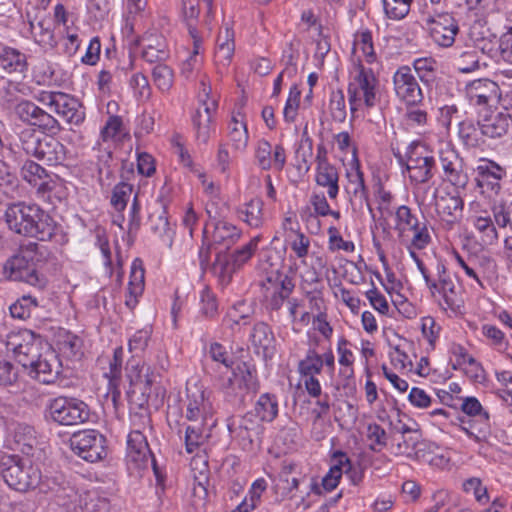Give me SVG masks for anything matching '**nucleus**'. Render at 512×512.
Returning <instances> with one entry per match:
<instances>
[{"label":"nucleus","mask_w":512,"mask_h":512,"mask_svg":"<svg viewBox=\"0 0 512 512\" xmlns=\"http://www.w3.org/2000/svg\"><path fill=\"white\" fill-rule=\"evenodd\" d=\"M5 221L11 231L40 241L52 240L58 229L52 217L38 205L24 202L9 205Z\"/></svg>","instance_id":"nucleus-1"},{"label":"nucleus","mask_w":512,"mask_h":512,"mask_svg":"<svg viewBox=\"0 0 512 512\" xmlns=\"http://www.w3.org/2000/svg\"><path fill=\"white\" fill-rule=\"evenodd\" d=\"M214 362L230 369L232 375L222 384V389L228 397H234L242 402L249 393L258 390L256 370L244 361H239L234 354H211Z\"/></svg>","instance_id":"nucleus-2"},{"label":"nucleus","mask_w":512,"mask_h":512,"mask_svg":"<svg viewBox=\"0 0 512 512\" xmlns=\"http://www.w3.org/2000/svg\"><path fill=\"white\" fill-rule=\"evenodd\" d=\"M398 163L403 168L402 173L408 174L413 184L429 182L435 175L436 158L434 152L422 142L414 141L407 147L406 153H395Z\"/></svg>","instance_id":"nucleus-3"},{"label":"nucleus","mask_w":512,"mask_h":512,"mask_svg":"<svg viewBox=\"0 0 512 512\" xmlns=\"http://www.w3.org/2000/svg\"><path fill=\"white\" fill-rule=\"evenodd\" d=\"M431 296L444 310L459 312L464 306L463 290L457 285L443 264L437 265V279H431L424 264L418 263Z\"/></svg>","instance_id":"nucleus-4"},{"label":"nucleus","mask_w":512,"mask_h":512,"mask_svg":"<svg viewBox=\"0 0 512 512\" xmlns=\"http://www.w3.org/2000/svg\"><path fill=\"white\" fill-rule=\"evenodd\" d=\"M0 473L7 485L19 492L44 486L41 472L29 459L17 455H4L0 459Z\"/></svg>","instance_id":"nucleus-5"},{"label":"nucleus","mask_w":512,"mask_h":512,"mask_svg":"<svg viewBox=\"0 0 512 512\" xmlns=\"http://www.w3.org/2000/svg\"><path fill=\"white\" fill-rule=\"evenodd\" d=\"M21 149L30 156L52 166L60 165L66 160V148L56 138L39 137L33 129H23L19 133Z\"/></svg>","instance_id":"nucleus-6"},{"label":"nucleus","mask_w":512,"mask_h":512,"mask_svg":"<svg viewBox=\"0 0 512 512\" xmlns=\"http://www.w3.org/2000/svg\"><path fill=\"white\" fill-rule=\"evenodd\" d=\"M46 417L58 425L74 426L88 421L90 409L80 399L59 396L48 401Z\"/></svg>","instance_id":"nucleus-7"},{"label":"nucleus","mask_w":512,"mask_h":512,"mask_svg":"<svg viewBox=\"0 0 512 512\" xmlns=\"http://www.w3.org/2000/svg\"><path fill=\"white\" fill-rule=\"evenodd\" d=\"M36 99L70 125H79L85 119L81 103L69 94L43 90L36 95Z\"/></svg>","instance_id":"nucleus-8"},{"label":"nucleus","mask_w":512,"mask_h":512,"mask_svg":"<svg viewBox=\"0 0 512 512\" xmlns=\"http://www.w3.org/2000/svg\"><path fill=\"white\" fill-rule=\"evenodd\" d=\"M261 237H253L247 244L236 249L231 255L218 251L212 265V271L223 283L230 282L232 275L239 270L253 256L258 248Z\"/></svg>","instance_id":"nucleus-9"},{"label":"nucleus","mask_w":512,"mask_h":512,"mask_svg":"<svg viewBox=\"0 0 512 512\" xmlns=\"http://www.w3.org/2000/svg\"><path fill=\"white\" fill-rule=\"evenodd\" d=\"M378 81L371 69L361 67L355 75L352 82L348 85V101L350 105L351 118L354 119L355 112L361 101L367 108L374 107L377 102V87Z\"/></svg>","instance_id":"nucleus-10"},{"label":"nucleus","mask_w":512,"mask_h":512,"mask_svg":"<svg viewBox=\"0 0 512 512\" xmlns=\"http://www.w3.org/2000/svg\"><path fill=\"white\" fill-rule=\"evenodd\" d=\"M71 449L87 462H97L107 455L106 439L96 430L74 433L70 439Z\"/></svg>","instance_id":"nucleus-11"},{"label":"nucleus","mask_w":512,"mask_h":512,"mask_svg":"<svg viewBox=\"0 0 512 512\" xmlns=\"http://www.w3.org/2000/svg\"><path fill=\"white\" fill-rule=\"evenodd\" d=\"M14 112L19 120L43 132L56 134L61 130L60 123L54 116L30 100L19 101L14 107Z\"/></svg>","instance_id":"nucleus-12"},{"label":"nucleus","mask_w":512,"mask_h":512,"mask_svg":"<svg viewBox=\"0 0 512 512\" xmlns=\"http://www.w3.org/2000/svg\"><path fill=\"white\" fill-rule=\"evenodd\" d=\"M126 462L128 468L132 471L146 469L151 463L158 477L156 462L152 456L146 436L139 430H133L128 435Z\"/></svg>","instance_id":"nucleus-13"},{"label":"nucleus","mask_w":512,"mask_h":512,"mask_svg":"<svg viewBox=\"0 0 512 512\" xmlns=\"http://www.w3.org/2000/svg\"><path fill=\"white\" fill-rule=\"evenodd\" d=\"M203 89L200 94V103L196 113L193 116V125L196 130L197 140L206 144L215 128L212 125L213 116L217 111L218 103L217 100L210 97V87H206L202 83Z\"/></svg>","instance_id":"nucleus-14"},{"label":"nucleus","mask_w":512,"mask_h":512,"mask_svg":"<svg viewBox=\"0 0 512 512\" xmlns=\"http://www.w3.org/2000/svg\"><path fill=\"white\" fill-rule=\"evenodd\" d=\"M426 30L432 40L441 47H450L459 32L457 20L449 13L427 15L424 19Z\"/></svg>","instance_id":"nucleus-15"},{"label":"nucleus","mask_w":512,"mask_h":512,"mask_svg":"<svg viewBox=\"0 0 512 512\" xmlns=\"http://www.w3.org/2000/svg\"><path fill=\"white\" fill-rule=\"evenodd\" d=\"M393 85L396 96L408 106H417L422 103L424 95L412 69L401 66L393 76Z\"/></svg>","instance_id":"nucleus-16"},{"label":"nucleus","mask_w":512,"mask_h":512,"mask_svg":"<svg viewBox=\"0 0 512 512\" xmlns=\"http://www.w3.org/2000/svg\"><path fill=\"white\" fill-rule=\"evenodd\" d=\"M463 200L455 192L436 189L434 192V206L440 219L448 224H454L462 217Z\"/></svg>","instance_id":"nucleus-17"},{"label":"nucleus","mask_w":512,"mask_h":512,"mask_svg":"<svg viewBox=\"0 0 512 512\" xmlns=\"http://www.w3.org/2000/svg\"><path fill=\"white\" fill-rule=\"evenodd\" d=\"M23 366L29 369L31 377L48 384L60 373L61 363L57 354H38L36 360H31L29 364L23 363Z\"/></svg>","instance_id":"nucleus-18"},{"label":"nucleus","mask_w":512,"mask_h":512,"mask_svg":"<svg viewBox=\"0 0 512 512\" xmlns=\"http://www.w3.org/2000/svg\"><path fill=\"white\" fill-rule=\"evenodd\" d=\"M3 271L10 280L23 281L31 285H35L39 280L33 263L22 253L9 258L3 266Z\"/></svg>","instance_id":"nucleus-19"},{"label":"nucleus","mask_w":512,"mask_h":512,"mask_svg":"<svg viewBox=\"0 0 512 512\" xmlns=\"http://www.w3.org/2000/svg\"><path fill=\"white\" fill-rule=\"evenodd\" d=\"M440 162L444 172V180L457 189H464L468 184L469 178L464 169L463 160L455 151L448 150L441 154Z\"/></svg>","instance_id":"nucleus-20"},{"label":"nucleus","mask_w":512,"mask_h":512,"mask_svg":"<svg viewBox=\"0 0 512 512\" xmlns=\"http://www.w3.org/2000/svg\"><path fill=\"white\" fill-rule=\"evenodd\" d=\"M466 95L471 104L489 106L499 97V86L490 79H477L466 86Z\"/></svg>","instance_id":"nucleus-21"},{"label":"nucleus","mask_w":512,"mask_h":512,"mask_svg":"<svg viewBox=\"0 0 512 512\" xmlns=\"http://www.w3.org/2000/svg\"><path fill=\"white\" fill-rule=\"evenodd\" d=\"M211 415V403L205 395V391L198 385L187 387V411L186 418L193 422H206Z\"/></svg>","instance_id":"nucleus-22"},{"label":"nucleus","mask_w":512,"mask_h":512,"mask_svg":"<svg viewBox=\"0 0 512 512\" xmlns=\"http://www.w3.org/2000/svg\"><path fill=\"white\" fill-rule=\"evenodd\" d=\"M512 123V114L508 110L485 111L479 115L478 125L482 126L485 138H500L507 134Z\"/></svg>","instance_id":"nucleus-23"},{"label":"nucleus","mask_w":512,"mask_h":512,"mask_svg":"<svg viewBox=\"0 0 512 512\" xmlns=\"http://www.w3.org/2000/svg\"><path fill=\"white\" fill-rule=\"evenodd\" d=\"M27 67V57L24 53L0 42V79L13 73L22 74Z\"/></svg>","instance_id":"nucleus-24"},{"label":"nucleus","mask_w":512,"mask_h":512,"mask_svg":"<svg viewBox=\"0 0 512 512\" xmlns=\"http://www.w3.org/2000/svg\"><path fill=\"white\" fill-rule=\"evenodd\" d=\"M21 176L30 185L34 186L41 196L52 190L53 181L51 176L46 169L34 161L28 160L23 164Z\"/></svg>","instance_id":"nucleus-25"},{"label":"nucleus","mask_w":512,"mask_h":512,"mask_svg":"<svg viewBox=\"0 0 512 512\" xmlns=\"http://www.w3.org/2000/svg\"><path fill=\"white\" fill-rule=\"evenodd\" d=\"M348 185L347 192L351 195L352 202H358L360 206L365 204L372 216L373 209L368 201L367 188L364 182L363 172L360 170L359 161L355 159L351 166V170L347 172Z\"/></svg>","instance_id":"nucleus-26"},{"label":"nucleus","mask_w":512,"mask_h":512,"mask_svg":"<svg viewBox=\"0 0 512 512\" xmlns=\"http://www.w3.org/2000/svg\"><path fill=\"white\" fill-rule=\"evenodd\" d=\"M73 503L75 512L109 511V501L97 489L76 492Z\"/></svg>","instance_id":"nucleus-27"},{"label":"nucleus","mask_w":512,"mask_h":512,"mask_svg":"<svg viewBox=\"0 0 512 512\" xmlns=\"http://www.w3.org/2000/svg\"><path fill=\"white\" fill-rule=\"evenodd\" d=\"M235 51V34L231 27L225 26L219 31L216 40L215 62L224 67L228 66Z\"/></svg>","instance_id":"nucleus-28"},{"label":"nucleus","mask_w":512,"mask_h":512,"mask_svg":"<svg viewBox=\"0 0 512 512\" xmlns=\"http://www.w3.org/2000/svg\"><path fill=\"white\" fill-rule=\"evenodd\" d=\"M483 46L480 48L477 47H466L463 50H459L455 53L453 57V66L460 73H471L478 69H480L481 65L484 67L487 66L486 62H482V59L479 55V50H481ZM484 54L483 52H481Z\"/></svg>","instance_id":"nucleus-29"},{"label":"nucleus","mask_w":512,"mask_h":512,"mask_svg":"<svg viewBox=\"0 0 512 512\" xmlns=\"http://www.w3.org/2000/svg\"><path fill=\"white\" fill-rule=\"evenodd\" d=\"M268 282L272 285L271 296L269 297L268 304L272 310H279L285 300H289L291 293L294 290V283L287 275H278L273 282L270 277L267 278Z\"/></svg>","instance_id":"nucleus-30"},{"label":"nucleus","mask_w":512,"mask_h":512,"mask_svg":"<svg viewBox=\"0 0 512 512\" xmlns=\"http://www.w3.org/2000/svg\"><path fill=\"white\" fill-rule=\"evenodd\" d=\"M241 231L233 224L227 221H218L214 225L211 245L217 249L223 247L229 249L238 241Z\"/></svg>","instance_id":"nucleus-31"},{"label":"nucleus","mask_w":512,"mask_h":512,"mask_svg":"<svg viewBox=\"0 0 512 512\" xmlns=\"http://www.w3.org/2000/svg\"><path fill=\"white\" fill-rule=\"evenodd\" d=\"M460 428L476 441L486 440L490 435L489 414H478V417H461Z\"/></svg>","instance_id":"nucleus-32"},{"label":"nucleus","mask_w":512,"mask_h":512,"mask_svg":"<svg viewBox=\"0 0 512 512\" xmlns=\"http://www.w3.org/2000/svg\"><path fill=\"white\" fill-rule=\"evenodd\" d=\"M169 57L166 40L162 36L151 35L144 39L142 58L148 63L163 62Z\"/></svg>","instance_id":"nucleus-33"},{"label":"nucleus","mask_w":512,"mask_h":512,"mask_svg":"<svg viewBox=\"0 0 512 512\" xmlns=\"http://www.w3.org/2000/svg\"><path fill=\"white\" fill-rule=\"evenodd\" d=\"M123 354H102L97 363L103 370V375L109 379V386L116 388L122 375Z\"/></svg>","instance_id":"nucleus-34"},{"label":"nucleus","mask_w":512,"mask_h":512,"mask_svg":"<svg viewBox=\"0 0 512 512\" xmlns=\"http://www.w3.org/2000/svg\"><path fill=\"white\" fill-rule=\"evenodd\" d=\"M255 313V303L246 300L237 301L229 310L225 324L234 329L235 326L247 325Z\"/></svg>","instance_id":"nucleus-35"},{"label":"nucleus","mask_w":512,"mask_h":512,"mask_svg":"<svg viewBox=\"0 0 512 512\" xmlns=\"http://www.w3.org/2000/svg\"><path fill=\"white\" fill-rule=\"evenodd\" d=\"M252 413H247L239 420H233L229 425V430L236 437L246 441L248 444H252L254 438L259 433V424L253 419Z\"/></svg>","instance_id":"nucleus-36"},{"label":"nucleus","mask_w":512,"mask_h":512,"mask_svg":"<svg viewBox=\"0 0 512 512\" xmlns=\"http://www.w3.org/2000/svg\"><path fill=\"white\" fill-rule=\"evenodd\" d=\"M478 185L490 186L492 190L499 189V181L506 175L504 168L493 161H484L477 167Z\"/></svg>","instance_id":"nucleus-37"},{"label":"nucleus","mask_w":512,"mask_h":512,"mask_svg":"<svg viewBox=\"0 0 512 512\" xmlns=\"http://www.w3.org/2000/svg\"><path fill=\"white\" fill-rule=\"evenodd\" d=\"M238 217L252 228H259L264 222L263 202L255 198L240 206L237 210Z\"/></svg>","instance_id":"nucleus-38"},{"label":"nucleus","mask_w":512,"mask_h":512,"mask_svg":"<svg viewBox=\"0 0 512 512\" xmlns=\"http://www.w3.org/2000/svg\"><path fill=\"white\" fill-rule=\"evenodd\" d=\"M455 370L462 371L473 381L481 382L485 379V372L482 365L470 354H457L452 363Z\"/></svg>","instance_id":"nucleus-39"},{"label":"nucleus","mask_w":512,"mask_h":512,"mask_svg":"<svg viewBox=\"0 0 512 512\" xmlns=\"http://www.w3.org/2000/svg\"><path fill=\"white\" fill-rule=\"evenodd\" d=\"M250 342L255 352H268L274 349V335L266 323L259 322L255 324L250 335Z\"/></svg>","instance_id":"nucleus-40"},{"label":"nucleus","mask_w":512,"mask_h":512,"mask_svg":"<svg viewBox=\"0 0 512 512\" xmlns=\"http://www.w3.org/2000/svg\"><path fill=\"white\" fill-rule=\"evenodd\" d=\"M459 137L465 146L476 148L484 145L485 136L482 126L472 120H463L459 123Z\"/></svg>","instance_id":"nucleus-41"},{"label":"nucleus","mask_w":512,"mask_h":512,"mask_svg":"<svg viewBox=\"0 0 512 512\" xmlns=\"http://www.w3.org/2000/svg\"><path fill=\"white\" fill-rule=\"evenodd\" d=\"M316 183L319 186L327 188V194L330 199H335L339 193V175L335 166L324 165L316 167Z\"/></svg>","instance_id":"nucleus-42"},{"label":"nucleus","mask_w":512,"mask_h":512,"mask_svg":"<svg viewBox=\"0 0 512 512\" xmlns=\"http://www.w3.org/2000/svg\"><path fill=\"white\" fill-rule=\"evenodd\" d=\"M481 50L490 58H496L500 53L505 61L512 64V27L500 41L484 42Z\"/></svg>","instance_id":"nucleus-43"},{"label":"nucleus","mask_w":512,"mask_h":512,"mask_svg":"<svg viewBox=\"0 0 512 512\" xmlns=\"http://www.w3.org/2000/svg\"><path fill=\"white\" fill-rule=\"evenodd\" d=\"M255 415L265 422H272L278 415V401L275 395L262 394L255 405Z\"/></svg>","instance_id":"nucleus-44"},{"label":"nucleus","mask_w":512,"mask_h":512,"mask_svg":"<svg viewBox=\"0 0 512 512\" xmlns=\"http://www.w3.org/2000/svg\"><path fill=\"white\" fill-rule=\"evenodd\" d=\"M228 129V137L234 149L238 151L245 150L249 139L246 123L242 119L233 116Z\"/></svg>","instance_id":"nucleus-45"},{"label":"nucleus","mask_w":512,"mask_h":512,"mask_svg":"<svg viewBox=\"0 0 512 512\" xmlns=\"http://www.w3.org/2000/svg\"><path fill=\"white\" fill-rule=\"evenodd\" d=\"M52 25V21L48 18H43L37 22H30L31 33L39 44L45 46L54 45Z\"/></svg>","instance_id":"nucleus-46"},{"label":"nucleus","mask_w":512,"mask_h":512,"mask_svg":"<svg viewBox=\"0 0 512 512\" xmlns=\"http://www.w3.org/2000/svg\"><path fill=\"white\" fill-rule=\"evenodd\" d=\"M329 112L335 122L343 123L347 117L346 100L341 89L333 90L329 98Z\"/></svg>","instance_id":"nucleus-47"},{"label":"nucleus","mask_w":512,"mask_h":512,"mask_svg":"<svg viewBox=\"0 0 512 512\" xmlns=\"http://www.w3.org/2000/svg\"><path fill=\"white\" fill-rule=\"evenodd\" d=\"M151 230L157 234L163 243L171 247L173 239V231L170 228L169 221L165 216V213L159 215H151L149 218Z\"/></svg>","instance_id":"nucleus-48"},{"label":"nucleus","mask_w":512,"mask_h":512,"mask_svg":"<svg viewBox=\"0 0 512 512\" xmlns=\"http://www.w3.org/2000/svg\"><path fill=\"white\" fill-rule=\"evenodd\" d=\"M385 15L392 20L405 18L411 7L412 0H382Z\"/></svg>","instance_id":"nucleus-49"},{"label":"nucleus","mask_w":512,"mask_h":512,"mask_svg":"<svg viewBox=\"0 0 512 512\" xmlns=\"http://www.w3.org/2000/svg\"><path fill=\"white\" fill-rule=\"evenodd\" d=\"M313 156V141L307 135L306 129L303 132L299 148L296 151V159L298 168H305L306 171L310 169V160Z\"/></svg>","instance_id":"nucleus-50"},{"label":"nucleus","mask_w":512,"mask_h":512,"mask_svg":"<svg viewBox=\"0 0 512 512\" xmlns=\"http://www.w3.org/2000/svg\"><path fill=\"white\" fill-rule=\"evenodd\" d=\"M55 342L59 350L75 352L83 348V340L65 329L58 331L55 336Z\"/></svg>","instance_id":"nucleus-51"},{"label":"nucleus","mask_w":512,"mask_h":512,"mask_svg":"<svg viewBox=\"0 0 512 512\" xmlns=\"http://www.w3.org/2000/svg\"><path fill=\"white\" fill-rule=\"evenodd\" d=\"M144 268L141 259L136 258L131 266V274L129 281V292L131 296L136 297L143 290L144 285Z\"/></svg>","instance_id":"nucleus-52"},{"label":"nucleus","mask_w":512,"mask_h":512,"mask_svg":"<svg viewBox=\"0 0 512 512\" xmlns=\"http://www.w3.org/2000/svg\"><path fill=\"white\" fill-rule=\"evenodd\" d=\"M290 232L294 234V237L290 240V247L296 257L304 263V259L309 253L310 239L294 227L290 228Z\"/></svg>","instance_id":"nucleus-53"},{"label":"nucleus","mask_w":512,"mask_h":512,"mask_svg":"<svg viewBox=\"0 0 512 512\" xmlns=\"http://www.w3.org/2000/svg\"><path fill=\"white\" fill-rule=\"evenodd\" d=\"M154 84L162 91H167L173 83V72L165 64H158L152 70Z\"/></svg>","instance_id":"nucleus-54"},{"label":"nucleus","mask_w":512,"mask_h":512,"mask_svg":"<svg viewBox=\"0 0 512 512\" xmlns=\"http://www.w3.org/2000/svg\"><path fill=\"white\" fill-rule=\"evenodd\" d=\"M324 360L319 354H308V356L299 362L298 370L301 377L315 376L323 368Z\"/></svg>","instance_id":"nucleus-55"},{"label":"nucleus","mask_w":512,"mask_h":512,"mask_svg":"<svg viewBox=\"0 0 512 512\" xmlns=\"http://www.w3.org/2000/svg\"><path fill=\"white\" fill-rule=\"evenodd\" d=\"M205 422L198 421L186 428L185 443L188 453H193L204 441L202 426Z\"/></svg>","instance_id":"nucleus-56"},{"label":"nucleus","mask_w":512,"mask_h":512,"mask_svg":"<svg viewBox=\"0 0 512 512\" xmlns=\"http://www.w3.org/2000/svg\"><path fill=\"white\" fill-rule=\"evenodd\" d=\"M131 193L132 185L130 184L122 182L114 187L111 197V204L115 210L121 212L126 208Z\"/></svg>","instance_id":"nucleus-57"},{"label":"nucleus","mask_w":512,"mask_h":512,"mask_svg":"<svg viewBox=\"0 0 512 512\" xmlns=\"http://www.w3.org/2000/svg\"><path fill=\"white\" fill-rule=\"evenodd\" d=\"M255 159L262 170L272 169V145L265 139L257 143Z\"/></svg>","instance_id":"nucleus-58"},{"label":"nucleus","mask_w":512,"mask_h":512,"mask_svg":"<svg viewBox=\"0 0 512 512\" xmlns=\"http://www.w3.org/2000/svg\"><path fill=\"white\" fill-rule=\"evenodd\" d=\"M335 456L338 457V465L343 467V473L350 479L353 485H358L363 479V471L359 467H354L347 457V455L341 451L335 452Z\"/></svg>","instance_id":"nucleus-59"},{"label":"nucleus","mask_w":512,"mask_h":512,"mask_svg":"<svg viewBox=\"0 0 512 512\" xmlns=\"http://www.w3.org/2000/svg\"><path fill=\"white\" fill-rule=\"evenodd\" d=\"M328 248L330 251H338L343 250L345 252H353L355 249V245L352 241H345L340 235L338 229L336 227L328 228Z\"/></svg>","instance_id":"nucleus-60"},{"label":"nucleus","mask_w":512,"mask_h":512,"mask_svg":"<svg viewBox=\"0 0 512 512\" xmlns=\"http://www.w3.org/2000/svg\"><path fill=\"white\" fill-rule=\"evenodd\" d=\"M338 457L335 456V453L332 457V465L328 471V473L322 479V486L326 491H332L335 489L339 483L340 478L343 474V467L338 465Z\"/></svg>","instance_id":"nucleus-61"},{"label":"nucleus","mask_w":512,"mask_h":512,"mask_svg":"<svg viewBox=\"0 0 512 512\" xmlns=\"http://www.w3.org/2000/svg\"><path fill=\"white\" fill-rule=\"evenodd\" d=\"M18 187L17 177L10 171L8 165L0 160V190L8 195Z\"/></svg>","instance_id":"nucleus-62"},{"label":"nucleus","mask_w":512,"mask_h":512,"mask_svg":"<svg viewBox=\"0 0 512 512\" xmlns=\"http://www.w3.org/2000/svg\"><path fill=\"white\" fill-rule=\"evenodd\" d=\"M300 95L301 92L297 86H293L290 88L289 96L283 110L284 119L289 123L293 122L296 118L297 110L300 103Z\"/></svg>","instance_id":"nucleus-63"},{"label":"nucleus","mask_w":512,"mask_h":512,"mask_svg":"<svg viewBox=\"0 0 512 512\" xmlns=\"http://www.w3.org/2000/svg\"><path fill=\"white\" fill-rule=\"evenodd\" d=\"M130 86L135 96L140 100H147L151 95V88L148 79L142 73L134 74L130 79Z\"/></svg>","instance_id":"nucleus-64"}]
</instances>
